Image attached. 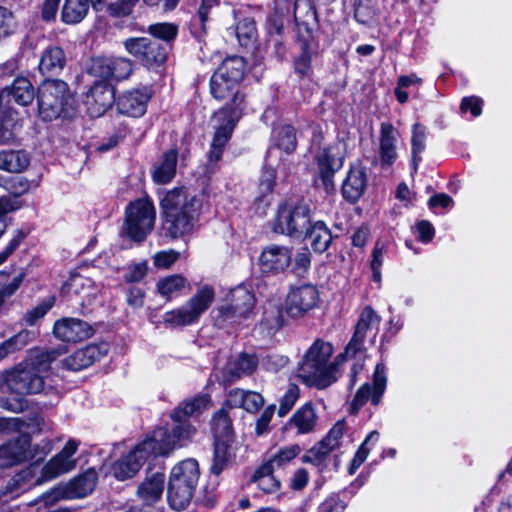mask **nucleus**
I'll return each mask as SVG.
<instances>
[{
  "instance_id": "a211bd4d",
  "label": "nucleus",
  "mask_w": 512,
  "mask_h": 512,
  "mask_svg": "<svg viewBox=\"0 0 512 512\" xmlns=\"http://www.w3.org/2000/svg\"><path fill=\"white\" fill-rule=\"evenodd\" d=\"M53 334L62 342L77 343L90 338L94 334V329L84 320L65 317L54 323Z\"/></svg>"
},
{
  "instance_id": "ea45409f",
  "label": "nucleus",
  "mask_w": 512,
  "mask_h": 512,
  "mask_svg": "<svg viewBox=\"0 0 512 512\" xmlns=\"http://www.w3.org/2000/svg\"><path fill=\"white\" fill-rule=\"evenodd\" d=\"M29 163V155L24 150L0 151V170L9 173H20L29 166Z\"/></svg>"
},
{
  "instance_id": "79ce46f5",
  "label": "nucleus",
  "mask_w": 512,
  "mask_h": 512,
  "mask_svg": "<svg viewBox=\"0 0 512 512\" xmlns=\"http://www.w3.org/2000/svg\"><path fill=\"white\" fill-rule=\"evenodd\" d=\"M246 71L245 60L240 56H230L223 60L214 72L239 85Z\"/></svg>"
},
{
  "instance_id": "dca6fc26",
  "label": "nucleus",
  "mask_w": 512,
  "mask_h": 512,
  "mask_svg": "<svg viewBox=\"0 0 512 512\" xmlns=\"http://www.w3.org/2000/svg\"><path fill=\"white\" fill-rule=\"evenodd\" d=\"M132 71V61L124 57H97L90 66L91 74L106 80L127 79Z\"/></svg>"
},
{
  "instance_id": "49530a36",
  "label": "nucleus",
  "mask_w": 512,
  "mask_h": 512,
  "mask_svg": "<svg viewBox=\"0 0 512 512\" xmlns=\"http://www.w3.org/2000/svg\"><path fill=\"white\" fill-rule=\"evenodd\" d=\"M380 321L381 317L376 313V311L371 306H366L360 313L354 333L367 337L368 331L378 330Z\"/></svg>"
},
{
  "instance_id": "09e8293b",
  "label": "nucleus",
  "mask_w": 512,
  "mask_h": 512,
  "mask_svg": "<svg viewBox=\"0 0 512 512\" xmlns=\"http://www.w3.org/2000/svg\"><path fill=\"white\" fill-rule=\"evenodd\" d=\"M187 285V280L181 275H171L162 278L157 283V291L161 296L171 299Z\"/></svg>"
},
{
  "instance_id": "4468645a",
  "label": "nucleus",
  "mask_w": 512,
  "mask_h": 512,
  "mask_svg": "<svg viewBox=\"0 0 512 512\" xmlns=\"http://www.w3.org/2000/svg\"><path fill=\"white\" fill-rule=\"evenodd\" d=\"M79 446L76 440H69L63 449L52 457L42 468L41 476L34 483L40 484L53 480L76 467V459L73 458Z\"/></svg>"
},
{
  "instance_id": "6e6552de",
  "label": "nucleus",
  "mask_w": 512,
  "mask_h": 512,
  "mask_svg": "<svg viewBox=\"0 0 512 512\" xmlns=\"http://www.w3.org/2000/svg\"><path fill=\"white\" fill-rule=\"evenodd\" d=\"M0 389L21 396L38 394L44 390V376L21 362L0 374Z\"/></svg>"
},
{
  "instance_id": "bb28decb",
  "label": "nucleus",
  "mask_w": 512,
  "mask_h": 512,
  "mask_svg": "<svg viewBox=\"0 0 512 512\" xmlns=\"http://www.w3.org/2000/svg\"><path fill=\"white\" fill-rule=\"evenodd\" d=\"M165 475L163 473H153L151 476L138 486L136 491L137 498L146 507L153 506L160 501L164 489Z\"/></svg>"
},
{
  "instance_id": "a18cd8bd",
  "label": "nucleus",
  "mask_w": 512,
  "mask_h": 512,
  "mask_svg": "<svg viewBox=\"0 0 512 512\" xmlns=\"http://www.w3.org/2000/svg\"><path fill=\"white\" fill-rule=\"evenodd\" d=\"M193 492L194 490L184 486H179V488H177L175 484L169 482L167 499L171 509L176 511L186 509L192 499Z\"/></svg>"
},
{
  "instance_id": "1a4fd4ad",
  "label": "nucleus",
  "mask_w": 512,
  "mask_h": 512,
  "mask_svg": "<svg viewBox=\"0 0 512 512\" xmlns=\"http://www.w3.org/2000/svg\"><path fill=\"white\" fill-rule=\"evenodd\" d=\"M255 302V297L249 290L238 286L231 290L228 302L213 311L215 322L219 326H224L226 323L248 319L253 314Z\"/></svg>"
},
{
  "instance_id": "052dcab7",
  "label": "nucleus",
  "mask_w": 512,
  "mask_h": 512,
  "mask_svg": "<svg viewBox=\"0 0 512 512\" xmlns=\"http://www.w3.org/2000/svg\"><path fill=\"white\" fill-rule=\"evenodd\" d=\"M54 301V297H50L47 300L43 301L42 303L38 304L37 306L33 307L32 309L26 311L23 315V320L25 321L26 325H35V323L39 319L43 318L48 313V311L53 307Z\"/></svg>"
},
{
  "instance_id": "4be33fe9",
  "label": "nucleus",
  "mask_w": 512,
  "mask_h": 512,
  "mask_svg": "<svg viewBox=\"0 0 512 512\" xmlns=\"http://www.w3.org/2000/svg\"><path fill=\"white\" fill-rule=\"evenodd\" d=\"M149 99L150 95L145 89L130 90L118 98L116 107L120 114L139 117L145 113Z\"/></svg>"
},
{
  "instance_id": "423d86ee",
  "label": "nucleus",
  "mask_w": 512,
  "mask_h": 512,
  "mask_svg": "<svg viewBox=\"0 0 512 512\" xmlns=\"http://www.w3.org/2000/svg\"><path fill=\"white\" fill-rule=\"evenodd\" d=\"M311 223L310 205L299 201L296 204H280L272 223L276 233L301 238Z\"/></svg>"
},
{
  "instance_id": "13d9d810",
  "label": "nucleus",
  "mask_w": 512,
  "mask_h": 512,
  "mask_svg": "<svg viewBox=\"0 0 512 512\" xmlns=\"http://www.w3.org/2000/svg\"><path fill=\"white\" fill-rule=\"evenodd\" d=\"M425 141H426V129L419 123L413 125L412 130V158L413 163L416 166L418 161L421 160V153L425 149Z\"/></svg>"
},
{
  "instance_id": "f3484780",
  "label": "nucleus",
  "mask_w": 512,
  "mask_h": 512,
  "mask_svg": "<svg viewBox=\"0 0 512 512\" xmlns=\"http://www.w3.org/2000/svg\"><path fill=\"white\" fill-rule=\"evenodd\" d=\"M319 292L314 285L305 284L291 289L286 298V310L292 317H298L316 307Z\"/></svg>"
},
{
  "instance_id": "cd10ccee",
  "label": "nucleus",
  "mask_w": 512,
  "mask_h": 512,
  "mask_svg": "<svg viewBox=\"0 0 512 512\" xmlns=\"http://www.w3.org/2000/svg\"><path fill=\"white\" fill-rule=\"evenodd\" d=\"M225 405L256 413L264 405V398L260 393L234 388L228 392Z\"/></svg>"
},
{
  "instance_id": "9b49d317",
  "label": "nucleus",
  "mask_w": 512,
  "mask_h": 512,
  "mask_svg": "<svg viewBox=\"0 0 512 512\" xmlns=\"http://www.w3.org/2000/svg\"><path fill=\"white\" fill-rule=\"evenodd\" d=\"M47 451L31 445L29 434H20L0 445V467L8 468L33 459H42Z\"/></svg>"
},
{
  "instance_id": "6ab92c4d",
  "label": "nucleus",
  "mask_w": 512,
  "mask_h": 512,
  "mask_svg": "<svg viewBox=\"0 0 512 512\" xmlns=\"http://www.w3.org/2000/svg\"><path fill=\"white\" fill-rule=\"evenodd\" d=\"M115 101L114 90L105 82H95L86 93L84 104L91 117L97 118L112 106Z\"/></svg>"
},
{
  "instance_id": "aec40b11",
  "label": "nucleus",
  "mask_w": 512,
  "mask_h": 512,
  "mask_svg": "<svg viewBox=\"0 0 512 512\" xmlns=\"http://www.w3.org/2000/svg\"><path fill=\"white\" fill-rule=\"evenodd\" d=\"M108 343L90 344L76 350L63 361V367L71 371H79L91 366L108 353Z\"/></svg>"
},
{
  "instance_id": "0e129e2a",
  "label": "nucleus",
  "mask_w": 512,
  "mask_h": 512,
  "mask_svg": "<svg viewBox=\"0 0 512 512\" xmlns=\"http://www.w3.org/2000/svg\"><path fill=\"white\" fill-rule=\"evenodd\" d=\"M67 499L64 497V487H57L43 494L37 501V509H50L54 507L60 500Z\"/></svg>"
},
{
  "instance_id": "8fccbe9b",
  "label": "nucleus",
  "mask_w": 512,
  "mask_h": 512,
  "mask_svg": "<svg viewBox=\"0 0 512 512\" xmlns=\"http://www.w3.org/2000/svg\"><path fill=\"white\" fill-rule=\"evenodd\" d=\"M300 452L301 448L298 444L281 448L273 457L265 462V464L275 471L276 469H280L288 465L300 454Z\"/></svg>"
},
{
  "instance_id": "864d4df0",
  "label": "nucleus",
  "mask_w": 512,
  "mask_h": 512,
  "mask_svg": "<svg viewBox=\"0 0 512 512\" xmlns=\"http://www.w3.org/2000/svg\"><path fill=\"white\" fill-rule=\"evenodd\" d=\"M34 338V332L27 329H22L17 334L11 336L2 343L4 344L8 354L11 355L24 349L34 340Z\"/></svg>"
},
{
  "instance_id": "4d7b16f0",
  "label": "nucleus",
  "mask_w": 512,
  "mask_h": 512,
  "mask_svg": "<svg viewBox=\"0 0 512 512\" xmlns=\"http://www.w3.org/2000/svg\"><path fill=\"white\" fill-rule=\"evenodd\" d=\"M17 29V20L14 12L0 5V41L10 37Z\"/></svg>"
},
{
  "instance_id": "69168bd1",
  "label": "nucleus",
  "mask_w": 512,
  "mask_h": 512,
  "mask_svg": "<svg viewBox=\"0 0 512 512\" xmlns=\"http://www.w3.org/2000/svg\"><path fill=\"white\" fill-rule=\"evenodd\" d=\"M10 193L15 196H22L30 191L32 187H37L38 183L28 180L24 176L12 177L7 183Z\"/></svg>"
},
{
  "instance_id": "2eb2a0df",
  "label": "nucleus",
  "mask_w": 512,
  "mask_h": 512,
  "mask_svg": "<svg viewBox=\"0 0 512 512\" xmlns=\"http://www.w3.org/2000/svg\"><path fill=\"white\" fill-rule=\"evenodd\" d=\"M386 384V367L383 363H378L373 373V386L367 382L360 386L351 402V411L358 412L369 399L377 406L386 390Z\"/></svg>"
},
{
  "instance_id": "ddd939ff",
  "label": "nucleus",
  "mask_w": 512,
  "mask_h": 512,
  "mask_svg": "<svg viewBox=\"0 0 512 512\" xmlns=\"http://www.w3.org/2000/svg\"><path fill=\"white\" fill-rule=\"evenodd\" d=\"M319 169V177L327 192L334 190V174L343 165V147L340 143H334L320 148L316 152Z\"/></svg>"
},
{
  "instance_id": "5701e85b",
  "label": "nucleus",
  "mask_w": 512,
  "mask_h": 512,
  "mask_svg": "<svg viewBox=\"0 0 512 512\" xmlns=\"http://www.w3.org/2000/svg\"><path fill=\"white\" fill-rule=\"evenodd\" d=\"M291 258L287 247L270 245L262 251L259 262L263 272H281L290 265Z\"/></svg>"
},
{
  "instance_id": "f257e3e1",
  "label": "nucleus",
  "mask_w": 512,
  "mask_h": 512,
  "mask_svg": "<svg viewBox=\"0 0 512 512\" xmlns=\"http://www.w3.org/2000/svg\"><path fill=\"white\" fill-rule=\"evenodd\" d=\"M165 225L170 236L177 238L190 233L199 218L201 200L186 189L175 188L161 200Z\"/></svg>"
},
{
  "instance_id": "c756f323",
  "label": "nucleus",
  "mask_w": 512,
  "mask_h": 512,
  "mask_svg": "<svg viewBox=\"0 0 512 512\" xmlns=\"http://www.w3.org/2000/svg\"><path fill=\"white\" fill-rule=\"evenodd\" d=\"M366 185L365 169L360 165H354L343 182L342 195L347 201L354 203L363 195Z\"/></svg>"
},
{
  "instance_id": "774afa93",
  "label": "nucleus",
  "mask_w": 512,
  "mask_h": 512,
  "mask_svg": "<svg viewBox=\"0 0 512 512\" xmlns=\"http://www.w3.org/2000/svg\"><path fill=\"white\" fill-rule=\"evenodd\" d=\"M138 0H115L111 2L107 10L111 16L114 17H125L128 16Z\"/></svg>"
},
{
  "instance_id": "f03ea898",
  "label": "nucleus",
  "mask_w": 512,
  "mask_h": 512,
  "mask_svg": "<svg viewBox=\"0 0 512 512\" xmlns=\"http://www.w3.org/2000/svg\"><path fill=\"white\" fill-rule=\"evenodd\" d=\"M333 347L329 342L317 339L308 349L298 367V376L309 386L325 389L338 378V362L343 357L338 355L330 362Z\"/></svg>"
},
{
  "instance_id": "c03bdc74",
  "label": "nucleus",
  "mask_w": 512,
  "mask_h": 512,
  "mask_svg": "<svg viewBox=\"0 0 512 512\" xmlns=\"http://www.w3.org/2000/svg\"><path fill=\"white\" fill-rule=\"evenodd\" d=\"M274 470L263 463L253 474L251 481L266 493H273L280 487V481L275 477Z\"/></svg>"
},
{
  "instance_id": "39448f33",
  "label": "nucleus",
  "mask_w": 512,
  "mask_h": 512,
  "mask_svg": "<svg viewBox=\"0 0 512 512\" xmlns=\"http://www.w3.org/2000/svg\"><path fill=\"white\" fill-rule=\"evenodd\" d=\"M38 110L40 117L45 121H52L68 112L72 97L67 84L62 80H46L39 87Z\"/></svg>"
},
{
  "instance_id": "e433bc0d",
  "label": "nucleus",
  "mask_w": 512,
  "mask_h": 512,
  "mask_svg": "<svg viewBox=\"0 0 512 512\" xmlns=\"http://www.w3.org/2000/svg\"><path fill=\"white\" fill-rule=\"evenodd\" d=\"M177 160L178 153L176 150L171 149L165 152L159 163L154 166L153 180L158 184L169 183L176 175Z\"/></svg>"
},
{
  "instance_id": "a878e982",
  "label": "nucleus",
  "mask_w": 512,
  "mask_h": 512,
  "mask_svg": "<svg viewBox=\"0 0 512 512\" xmlns=\"http://www.w3.org/2000/svg\"><path fill=\"white\" fill-rule=\"evenodd\" d=\"M235 127V125L226 121H222V123L216 127L208 153V169L211 173L215 171L218 161L222 158L224 149L229 142Z\"/></svg>"
},
{
  "instance_id": "58836bf2",
  "label": "nucleus",
  "mask_w": 512,
  "mask_h": 512,
  "mask_svg": "<svg viewBox=\"0 0 512 512\" xmlns=\"http://www.w3.org/2000/svg\"><path fill=\"white\" fill-rule=\"evenodd\" d=\"M59 355L60 352L56 349L42 350L34 348L29 350L26 360L22 363L44 376V373L50 369V365L58 358Z\"/></svg>"
},
{
  "instance_id": "5fc2aeb1",
  "label": "nucleus",
  "mask_w": 512,
  "mask_h": 512,
  "mask_svg": "<svg viewBox=\"0 0 512 512\" xmlns=\"http://www.w3.org/2000/svg\"><path fill=\"white\" fill-rule=\"evenodd\" d=\"M33 469L34 466H30L15 474L5 487V490L0 489V502L6 501V499H2V497H5L8 491L13 492L16 489H25V486L29 484L33 478Z\"/></svg>"
},
{
  "instance_id": "bf43d9fd",
  "label": "nucleus",
  "mask_w": 512,
  "mask_h": 512,
  "mask_svg": "<svg viewBox=\"0 0 512 512\" xmlns=\"http://www.w3.org/2000/svg\"><path fill=\"white\" fill-rule=\"evenodd\" d=\"M332 452L321 440L318 444L310 448L301 458L304 463H311L315 466L322 465L328 455Z\"/></svg>"
},
{
  "instance_id": "37998d69",
  "label": "nucleus",
  "mask_w": 512,
  "mask_h": 512,
  "mask_svg": "<svg viewBox=\"0 0 512 512\" xmlns=\"http://www.w3.org/2000/svg\"><path fill=\"white\" fill-rule=\"evenodd\" d=\"M212 432L215 441L235 439L232 420L224 408L220 409L213 415Z\"/></svg>"
},
{
  "instance_id": "680f3d73",
  "label": "nucleus",
  "mask_w": 512,
  "mask_h": 512,
  "mask_svg": "<svg viewBox=\"0 0 512 512\" xmlns=\"http://www.w3.org/2000/svg\"><path fill=\"white\" fill-rule=\"evenodd\" d=\"M299 398V388L295 384H289L284 395L281 397L278 408V415L285 416L295 405Z\"/></svg>"
},
{
  "instance_id": "de8ad7c7",
  "label": "nucleus",
  "mask_w": 512,
  "mask_h": 512,
  "mask_svg": "<svg viewBox=\"0 0 512 512\" xmlns=\"http://www.w3.org/2000/svg\"><path fill=\"white\" fill-rule=\"evenodd\" d=\"M235 34L241 46H252L257 40V29L254 19L246 17L240 20L236 25Z\"/></svg>"
},
{
  "instance_id": "473e14b6",
  "label": "nucleus",
  "mask_w": 512,
  "mask_h": 512,
  "mask_svg": "<svg viewBox=\"0 0 512 512\" xmlns=\"http://www.w3.org/2000/svg\"><path fill=\"white\" fill-rule=\"evenodd\" d=\"M237 449L238 446L235 439L215 441L211 472L215 475H219L228 468L236 457Z\"/></svg>"
},
{
  "instance_id": "412c9836",
  "label": "nucleus",
  "mask_w": 512,
  "mask_h": 512,
  "mask_svg": "<svg viewBox=\"0 0 512 512\" xmlns=\"http://www.w3.org/2000/svg\"><path fill=\"white\" fill-rule=\"evenodd\" d=\"M317 421L316 408L308 402L293 413L283 428L286 431L294 432L296 435L310 434L315 431Z\"/></svg>"
},
{
  "instance_id": "7c9ffc66",
  "label": "nucleus",
  "mask_w": 512,
  "mask_h": 512,
  "mask_svg": "<svg viewBox=\"0 0 512 512\" xmlns=\"http://www.w3.org/2000/svg\"><path fill=\"white\" fill-rule=\"evenodd\" d=\"M97 478L95 469L90 468L86 470L63 486L64 497H67V499H75L87 496L94 490Z\"/></svg>"
},
{
  "instance_id": "a19ab883",
  "label": "nucleus",
  "mask_w": 512,
  "mask_h": 512,
  "mask_svg": "<svg viewBox=\"0 0 512 512\" xmlns=\"http://www.w3.org/2000/svg\"><path fill=\"white\" fill-rule=\"evenodd\" d=\"M245 108V95L239 91L234 93L232 100L215 113L217 120L226 121L232 125L237 124Z\"/></svg>"
},
{
  "instance_id": "e2e57ef3",
  "label": "nucleus",
  "mask_w": 512,
  "mask_h": 512,
  "mask_svg": "<svg viewBox=\"0 0 512 512\" xmlns=\"http://www.w3.org/2000/svg\"><path fill=\"white\" fill-rule=\"evenodd\" d=\"M344 431L345 422L343 420L337 421L329 430L327 435L322 439V441L328 448L333 451L342 445Z\"/></svg>"
},
{
  "instance_id": "338daca9",
  "label": "nucleus",
  "mask_w": 512,
  "mask_h": 512,
  "mask_svg": "<svg viewBox=\"0 0 512 512\" xmlns=\"http://www.w3.org/2000/svg\"><path fill=\"white\" fill-rule=\"evenodd\" d=\"M384 252V244L377 242L372 251L371 260L372 277L375 282H380L381 280V267L383 265Z\"/></svg>"
},
{
  "instance_id": "0eeeda50",
  "label": "nucleus",
  "mask_w": 512,
  "mask_h": 512,
  "mask_svg": "<svg viewBox=\"0 0 512 512\" xmlns=\"http://www.w3.org/2000/svg\"><path fill=\"white\" fill-rule=\"evenodd\" d=\"M215 298L213 287L204 285L181 307L168 311L163 321L170 326H188L197 323Z\"/></svg>"
},
{
  "instance_id": "3c124183",
  "label": "nucleus",
  "mask_w": 512,
  "mask_h": 512,
  "mask_svg": "<svg viewBox=\"0 0 512 512\" xmlns=\"http://www.w3.org/2000/svg\"><path fill=\"white\" fill-rule=\"evenodd\" d=\"M147 32L153 37L152 39L162 40L168 47V44L177 37L178 26L167 22L155 23L147 27Z\"/></svg>"
},
{
  "instance_id": "603ef678",
  "label": "nucleus",
  "mask_w": 512,
  "mask_h": 512,
  "mask_svg": "<svg viewBox=\"0 0 512 512\" xmlns=\"http://www.w3.org/2000/svg\"><path fill=\"white\" fill-rule=\"evenodd\" d=\"M237 86L238 84L217 73H213L210 78V93L216 100L225 99Z\"/></svg>"
},
{
  "instance_id": "c9c22d12",
  "label": "nucleus",
  "mask_w": 512,
  "mask_h": 512,
  "mask_svg": "<svg viewBox=\"0 0 512 512\" xmlns=\"http://www.w3.org/2000/svg\"><path fill=\"white\" fill-rule=\"evenodd\" d=\"M303 236L309 239L312 249L317 253L325 252L333 239L330 229L323 221L310 223Z\"/></svg>"
},
{
  "instance_id": "c85d7f7f",
  "label": "nucleus",
  "mask_w": 512,
  "mask_h": 512,
  "mask_svg": "<svg viewBox=\"0 0 512 512\" xmlns=\"http://www.w3.org/2000/svg\"><path fill=\"white\" fill-rule=\"evenodd\" d=\"M294 19L299 32L305 31L309 38H313L318 27L317 12L311 0H296L294 4Z\"/></svg>"
},
{
  "instance_id": "9d476101",
  "label": "nucleus",
  "mask_w": 512,
  "mask_h": 512,
  "mask_svg": "<svg viewBox=\"0 0 512 512\" xmlns=\"http://www.w3.org/2000/svg\"><path fill=\"white\" fill-rule=\"evenodd\" d=\"M154 222L153 203L147 199H138L126 208L123 232L134 241L142 242L152 231Z\"/></svg>"
},
{
  "instance_id": "4c0bfd02",
  "label": "nucleus",
  "mask_w": 512,
  "mask_h": 512,
  "mask_svg": "<svg viewBox=\"0 0 512 512\" xmlns=\"http://www.w3.org/2000/svg\"><path fill=\"white\" fill-rule=\"evenodd\" d=\"M91 0H64L61 8V21L67 25L82 22L87 16Z\"/></svg>"
},
{
  "instance_id": "393cba45",
  "label": "nucleus",
  "mask_w": 512,
  "mask_h": 512,
  "mask_svg": "<svg viewBox=\"0 0 512 512\" xmlns=\"http://www.w3.org/2000/svg\"><path fill=\"white\" fill-rule=\"evenodd\" d=\"M200 476L199 466L196 460L186 459L175 465L170 473L169 482L179 488L184 486L195 490Z\"/></svg>"
},
{
  "instance_id": "7ed1b4c3",
  "label": "nucleus",
  "mask_w": 512,
  "mask_h": 512,
  "mask_svg": "<svg viewBox=\"0 0 512 512\" xmlns=\"http://www.w3.org/2000/svg\"><path fill=\"white\" fill-rule=\"evenodd\" d=\"M166 438L167 430L165 427L155 429L132 451L113 464L114 476L120 481L132 478L150 456L168 455L173 450V444L172 441L165 442Z\"/></svg>"
},
{
  "instance_id": "2f4dec72",
  "label": "nucleus",
  "mask_w": 512,
  "mask_h": 512,
  "mask_svg": "<svg viewBox=\"0 0 512 512\" xmlns=\"http://www.w3.org/2000/svg\"><path fill=\"white\" fill-rule=\"evenodd\" d=\"M398 132L390 123H381L379 155L383 165H392L397 158Z\"/></svg>"
},
{
  "instance_id": "b1692460",
  "label": "nucleus",
  "mask_w": 512,
  "mask_h": 512,
  "mask_svg": "<svg viewBox=\"0 0 512 512\" xmlns=\"http://www.w3.org/2000/svg\"><path fill=\"white\" fill-rule=\"evenodd\" d=\"M257 366L258 359L255 355L242 353L223 370V383L230 385L238 379L252 374Z\"/></svg>"
},
{
  "instance_id": "72a5a7b5",
  "label": "nucleus",
  "mask_w": 512,
  "mask_h": 512,
  "mask_svg": "<svg viewBox=\"0 0 512 512\" xmlns=\"http://www.w3.org/2000/svg\"><path fill=\"white\" fill-rule=\"evenodd\" d=\"M65 63L64 50L59 46H50L42 53L39 71L46 77L56 76L63 70Z\"/></svg>"
},
{
  "instance_id": "f8f14e48",
  "label": "nucleus",
  "mask_w": 512,
  "mask_h": 512,
  "mask_svg": "<svg viewBox=\"0 0 512 512\" xmlns=\"http://www.w3.org/2000/svg\"><path fill=\"white\" fill-rule=\"evenodd\" d=\"M124 47L147 67L162 65L167 60V46L150 37L128 38L124 41Z\"/></svg>"
},
{
  "instance_id": "f704fd0d",
  "label": "nucleus",
  "mask_w": 512,
  "mask_h": 512,
  "mask_svg": "<svg viewBox=\"0 0 512 512\" xmlns=\"http://www.w3.org/2000/svg\"><path fill=\"white\" fill-rule=\"evenodd\" d=\"M1 96L8 97L21 106H27L32 103L35 91L28 78L17 77L10 86L2 90Z\"/></svg>"
},
{
  "instance_id": "6e6d98bb",
  "label": "nucleus",
  "mask_w": 512,
  "mask_h": 512,
  "mask_svg": "<svg viewBox=\"0 0 512 512\" xmlns=\"http://www.w3.org/2000/svg\"><path fill=\"white\" fill-rule=\"evenodd\" d=\"M276 146L278 149L291 153L296 148L295 130L290 125L280 127L275 133Z\"/></svg>"
},
{
  "instance_id": "20e7f679",
  "label": "nucleus",
  "mask_w": 512,
  "mask_h": 512,
  "mask_svg": "<svg viewBox=\"0 0 512 512\" xmlns=\"http://www.w3.org/2000/svg\"><path fill=\"white\" fill-rule=\"evenodd\" d=\"M210 398L208 395H198L193 398L183 401L171 413V418L175 422V427L170 431L167 430L166 441L173 444V450L181 445V442L189 440L195 433V428L192 426L188 418L199 416L204 410L209 407Z\"/></svg>"
}]
</instances>
